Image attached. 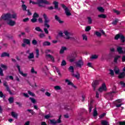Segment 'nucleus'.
Listing matches in <instances>:
<instances>
[{
    "label": "nucleus",
    "mask_w": 125,
    "mask_h": 125,
    "mask_svg": "<svg viewBox=\"0 0 125 125\" xmlns=\"http://www.w3.org/2000/svg\"><path fill=\"white\" fill-rule=\"evenodd\" d=\"M16 14H10V13H7L4 15H2L1 18H0V20L1 21V19L4 20V21H6L7 20H9V19H11L13 18V19H16Z\"/></svg>",
    "instance_id": "nucleus-1"
},
{
    "label": "nucleus",
    "mask_w": 125,
    "mask_h": 125,
    "mask_svg": "<svg viewBox=\"0 0 125 125\" xmlns=\"http://www.w3.org/2000/svg\"><path fill=\"white\" fill-rule=\"evenodd\" d=\"M29 3H32L33 4H38L39 7H43V5H42V3L44 4H50V3L47 1V0H37V2H34V1H32L30 0L29 1Z\"/></svg>",
    "instance_id": "nucleus-2"
},
{
    "label": "nucleus",
    "mask_w": 125,
    "mask_h": 125,
    "mask_svg": "<svg viewBox=\"0 0 125 125\" xmlns=\"http://www.w3.org/2000/svg\"><path fill=\"white\" fill-rule=\"evenodd\" d=\"M42 17H43V19L44 20V27H46L47 29H49V28H50V25L48 24V23L50 22V21L48 19V18L47 17V15H46L45 13H44L42 15Z\"/></svg>",
    "instance_id": "nucleus-3"
},
{
    "label": "nucleus",
    "mask_w": 125,
    "mask_h": 125,
    "mask_svg": "<svg viewBox=\"0 0 125 125\" xmlns=\"http://www.w3.org/2000/svg\"><path fill=\"white\" fill-rule=\"evenodd\" d=\"M114 39L116 41H118V40H119V39H120L121 42H125V37L124 36V35L122 34H118L117 35H116Z\"/></svg>",
    "instance_id": "nucleus-4"
},
{
    "label": "nucleus",
    "mask_w": 125,
    "mask_h": 125,
    "mask_svg": "<svg viewBox=\"0 0 125 125\" xmlns=\"http://www.w3.org/2000/svg\"><path fill=\"white\" fill-rule=\"evenodd\" d=\"M61 6H62L63 9H64L66 16H71V15H72V13L70 12V11L69 10V8H68V7H67V6L65 5V4H61Z\"/></svg>",
    "instance_id": "nucleus-5"
},
{
    "label": "nucleus",
    "mask_w": 125,
    "mask_h": 125,
    "mask_svg": "<svg viewBox=\"0 0 125 125\" xmlns=\"http://www.w3.org/2000/svg\"><path fill=\"white\" fill-rule=\"evenodd\" d=\"M76 58H77V53H73L69 56V62L72 63V62H75L76 61Z\"/></svg>",
    "instance_id": "nucleus-6"
},
{
    "label": "nucleus",
    "mask_w": 125,
    "mask_h": 125,
    "mask_svg": "<svg viewBox=\"0 0 125 125\" xmlns=\"http://www.w3.org/2000/svg\"><path fill=\"white\" fill-rule=\"evenodd\" d=\"M61 117L62 115H60L57 121L55 119L50 120V123L52 124V125H56L57 123L61 124Z\"/></svg>",
    "instance_id": "nucleus-7"
},
{
    "label": "nucleus",
    "mask_w": 125,
    "mask_h": 125,
    "mask_svg": "<svg viewBox=\"0 0 125 125\" xmlns=\"http://www.w3.org/2000/svg\"><path fill=\"white\" fill-rule=\"evenodd\" d=\"M99 85V80H95L92 83V86L93 87V89L94 91L96 90V87H97V85Z\"/></svg>",
    "instance_id": "nucleus-8"
},
{
    "label": "nucleus",
    "mask_w": 125,
    "mask_h": 125,
    "mask_svg": "<svg viewBox=\"0 0 125 125\" xmlns=\"http://www.w3.org/2000/svg\"><path fill=\"white\" fill-rule=\"evenodd\" d=\"M16 67L19 71V72L20 73V75H21V76H22V77H23L24 78H26V77L28 76V74L24 73L23 71H21L20 68V65L19 64H17Z\"/></svg>",
    "instance_id": "nucleus-9"
},
{
    "label": "nucleus",
    "mask_w": 125,
    "mask_h": 125,
    "mask_svg": "<svg viewBox=\"0 0 125 125\" xmlns=\"http://www.w3.org/2000/svg\"><path fill=\"white\" fill-rule=\"evenodd\" d=\"M114 93H117V92L115 91H113L111 92L108 93L106 94V96L107 97H108V99L109 100H110L111 101H112V100H113V97H114Z\"/></svg>",
    "instance_id": "nucleus-10"
},
{
    "label": "nucleus",
    "mask_w": 125,
    "mask_h": 125,
    "mask_svg": "<svg viewBox=\"0 0 125 125\" xmlns=\"http://www.w3.org/2000/svg\"><path fill=\"white\" fill-rule=\"evenodd\" d=\"M107 90V87L106 86V84L103 83L102 85V86L99 88V91L102 92V91H106Z\"/></svg>",
    "instance_id": "nucleus-11"
},
{
    "label": "nucleus",
    "mask_w": 125,
    "mask_h": 125,
    "mask_svg": "<svg viewBox=\"0 0 125 125\" xmlns=\"http://www.w3.org/2000/svg\"><path fill=\"white\" fill-rule=\"evenodd\" d=\"M3 84L4 86H5L7 91H8L10 94H12V92H11L10 89H9V86L7 85V82L4 81Z\"/></svg>",
    "instance_id": "nucleus-12"
},
{
    "label": "nucleus",
    "mask_w": 125,
    "mask_h": 125,
    "mask_svg": "<svg viewBox=\"0 0 125 125\" xmlns=\"http://www.w3.org/2000/svg\"><path fill=\"white\" fill-rule=\"evenodd\" d=\"M76 65L79 68H81L82 66H83V61L80 60L76 62Z\"/></svg>",
    "instance_id": "nucleus-13"
},
{
    "label": "nucleus",
    "mask_w": 125,
    "mask_h": 125,
    "mask_svg": "<svg viewBox=\"0 0 125 125\" xmlns=\"http://www.w3.org/2000/svg\"><path fill=\"white\" fill-rule=\"evenodd\" d=\"M65 82L68 83H67L68 85H71V86H72V87H74V88H75V89H77V88H78V87L76 85H74V83H72L71 82L69 81V80L66 79Z\"/></svg>",
    "instance_id": "nucleus-14"
},
{
    "label": "nucleus",
    "mask_w": 125,
    "mask_h": 125,
    "mask_svg": "<svg viewBox=\"0 0 125 125\" xmlns=\"http://www.w3.org/2000/svg\"><path fill=\"white\" fill-rule=\"evenodd\" d=\"M117 51L119 54H124V53H125V52L123 50V47H122L121 46L117 47Z\"/></svg>",
    "instance_id": "nucleus-15"
},
{
    "label": "nucleus",
    "mask_w": 125,
    "mask_h": 125,
    "mask_svg": "<svg viewBox=\"0 0 125 125\" xmlns=\"http://www.w3.org/2000/svg\"><path fill=\"white\" fill-rule=\"evenodd\" d=\"M9 56H10L9 53L4 52L1 54L0 57L3 58V57H9Z\"/></svg>",
    "instance_id": "nucleus-16"
},
{
    "label": "nucleus",
    "mask_w": 125,
    "mask_h": 125,
    "mask_svg": "<svg viewBox=\"0 0 125 125\" xmlns=\"http://www.w3.org/2000/svg\"><path fill=\"white\" fill-rule=\"evenodd\" d=\"M55 20H56V21H58V22H59V23H60V24H62V23H64V21H61L60 18H59V17H58V16H57V15L55 16Z\"/></svg>",
    "instance_id": "nucleus-17"
},
{
    "label": "nucleus",
    "mask_w": 125,
    "mask_h": 125,
    "mask_svg": "<svg viewBox=\"0 0 125 125\" xmlns=\"http://www.w3.org/2000/svg\"><path fill=\"white\" fill-rule=\"evenodd\" d=\"M23 42V43H26V44H28V45H31V41L29 39H24Z\"/></svg>",
    "instance_id": "nucleus-18"
},
{
    "label": "nucleus",
    "mask_w": 125,
    "mask_h": 125,
    "mask_svg": "<svg viewBox=\"0 0 125 125\" xmlns=\"http://www.w3.org/2000/svg\"><path fill=\"white\" fill-rule=\"evenodd\" d=\"M119 79H124L125 78V72H122L120 73L118 76Z\"/></svg>",
    "instance_id": "nucleus-19"
},
{
    "label": "nucleus",
    "mask_w": 125,
    "mask_h": 125,
    "mask_svg": "<svg viewBox=\"0 0 125 125\" xmlns=\"http://www.w3.org/2000/svg\"><path fill=\"white\" fill-rule=\"evenodd\" d=\"M65 50H67V47H66L65 46H62L60 51V54H63V53H64V51Z\"/></svg>",
    "instance_id": "nucleus-20"
},
{
    "label": "nucleus",
    "mask_w": 125,
    "mask_h": 125,
    "mask_svg": "<svg viewBox=\"0 0 125 125\" xmlns=\"http://www.w3.org/2000/svg\"><path fill=\"white\" fill-rule=\"evenodd\" d=\"M7 24L10 26H14V25H15V21H13L11 20H9L8 22H7Z\"/></svg>",
    "instance_id": "nucleus-21"
},
{
    "label": "nucleus",
    "mask_w": 125,
    "mask_h": 125,
    "mask_svg": "<svg viewBox=\"0 0 125 125\" xmlns=\"http://www.w3.org/2000/svg\"><path fill=\"white\" fill-rule=\"evenodd\" d=\"M50 44H51V43L48 41H45L42 43V45L43 46H49Z\"/></svg>",
    "instance_id": "nucleus-22"
},
{
    "label": "nucleus",
    "mask_w": 125,
    "mask_h": 125,
    "mask_svg": "<svg viewBox=\"0 0 125 125\" xmlns=\"http://www.w3.org/2000/svg\"><path fill=\"white\" fill-rule=\"evenodd\" d=\"M114 71L116 75H119L120 74V69L118 67L115 66L114 68Z\"/></svg>",
    "instance_id": "nucleus-23"
},
{
    "label": "nucleus",
    "mask_w": 125,
    "mask_h": 125,
    "mask_svg": "<svg viewBox=\"0 0 125 125\" xmlns=\"http://www.w3.org/2000/svg\"><path fill=\"white\" fill-rule=\"evenodd\" d=\"M11 116L15 119H18V114L15 112H11Z\"/></svg>",
    "instance_id": "nucleus-24"
},
{
    "label": "nucleus",
    "mask_w": 125,
    "mask_h": 125,
    "mask_svg": "<svg viewBox=\"0 0 125 125\" xmlns=\"http://www.w3.org/2000/svg\"><path fill=\"white\" fill-rule=\"evenodd\" d=\"M120 58H121V56L119 55H117L114 57V62L115 63H118V60H119V59H120Z\"/></svg>",
    "instance_id": "nucleus-25"
},
{
    "label": "nucleus",
    "mask_w": 125,
    "mask_h": 125,
    "mask_svg": "<svg viewBox=\"0 0 125 125\" xmlns=\"http://www.w3.org/2000/svg\"><path fill=\"white\" fill-rule=\"evenodd\" d=\"M98 17H99V18H103V19H105V18H107V16H106L105 14H102L99 15Z\"/></svg>",
    "instance_id": "nucleus-26"
},
{
    "label": "nucleus",
    "mask_w": 125,
    "mask_h": 125,
    "mask_svg": "<svg viewBox=\"0 0 125 125\" xmlns=\"http://www.w3.org/2000/svg\"><path fill=\"white\" fill-rule=\"evenodd\" d=\"M53 4H54V8L55 9H58L59 5H58V2L56 1H54L53 2Z\"/></svg>",
    "instance_id": "nucleus-27"
},
{
    "label": "nucleus",
    "mask_w": 125,
    "mask_h": 125,
    "mask_svg": "<svg viewBox=\"0 0 125 125\" xmlns=\"http://www.w3.org/2000/svg\"><path fill=\"white\" fill-rule=\"evenodd\" d=\"M46 56L47 57H48V58H50V59H51V60H52V62H54V57H53V56H52V55H51L50 54H48V55H46Z\"/></svg>",
    "instance_id": "nucleus-28"
},
{
    "label": "nucleus",
    "mask_w": 125,
    "mask_h": 125,
    "mask_svg": "<svg viewBox=\"0 0 125 125\" xmlns=\"http://www.w3.org/2000/svg\"><path fill=\"white\" fill-rule=\"evenodd\" d=\"M28 59H33L35 58L34 53H29V55L28 57Z\"/></svg>",
    "instance_id": "nucleus-29"
},
{
    "label": "nucleus",
    "mask_w": 125,
    "mask_h": 125,
    "mask_svg": "<svg viewBox=\"0 0 125 125\" xmlns=\"http://www.w3.org/2000/svg\"><path fill=\"white\" fill-rule=\"evenodd\" d=\"M97 9L100 12L103 13L104 11H105V10L102 7H98Z\"/></svg>",
    "instance_id": "nucleus-30"
},
{
    "label": "nucleus",
    "mask_w": 125,
    "mask_h": 125,
    "mask_svg": "<svg viewBox=\"0 0 125 125\" xmlns=\"http://www.w3.org/2000/svg\"><path fill=\"white\" fill-rule=\"evenodd\" d=\"M8 100L9 103H10V104H12V103H13V102H14V99L12 97H10L8 99Z\"/></svg>",
    "instance_id": "nucleus-31"
},
{
    "label": "nucleus",
    "mask_w": 125,
    "mask_h": 125,
    "mask_svg": "<svg viewBox=\"0 0 125 125\" xmlns=\"http://www.w3.org/2000/svg\"><path fill=\"white\" fill-rule=\"evenodd\" d=\"M29 100H31V102L33 104H36L37 103V101L34 98L30 97Z\"/></svg>",
    "instance_id": "nucleus-32"
},
{
    "label": "nucleus",
    "mask_w": 125,
    "mask_h": 125,
    "mask_svg": "<svg viewBox=\"0 0 125 125\" xmlns=\"http://www.w3.org/2000/svg\"><path fill=\"white\" fill-rule=\"evenodd\" d=\"M39 17H40V15H39V14H38V13L35 12L33 14V18H39Z\"/></svg>",
    "instance_id": "nucleus-33"
},
{
    "label": "nucleus",
    "mask_w": 125,
    "mask_h": 125,
    "mask_svg": "<svg viewBox=\"0 0 125 125\" xmlns=\"http://www.w3.org/2000/svg\"><path fill=\"white\" fill-rule=\"evenodd\" d=\"M35 31H37V32H41V33H42L43 31L41 29V27H36L35 28Z\"/></svg>",
    "instance_id": "nucleus-34"
},
{
    "label": "nucleus",
    "mask_w": 125,
    "mask_h": 125,
    "mask_svg": "<svg viewBox=\"0 0 125 125\" xmlns=\"http://www.w3.org/2000/svg\"><path fill=\"white\" fill-rule=\"evenodd\" d=\"M118 22H119V20L118 19H115V21H112V24L115 25L118 24Z\"/></svg>",
    "instance_id": "nucleus-35"
},
{
    "label": "nucleus",
    "mask_w": 125,
    "mask_h": 125,
    "mask_svg": "<svg viewBox=\"0 0 125 125\" xmlns=\"http://www.w3.org/2000/svg\"><path fill=\"white\" fill-rule=\"evenodd\" d=\"M27 112H29L31 115H36V112L32 109H28L27 110Z\"/></svg>",
    "instance_id": "nucleus-36"
},
{
    "label": "nucleus",
    "mask_w": 125,
    "mask_h": 125,
    "mask_svg": "<svg viewBox=\"0 0 125 125\" xmlns=\"http://www.w3.org/2000/svg\"><path fill=\"white\" fill-rule=\"evenodd\" d=\"M36 55L35 56V57L36 58H39V56H40V50H39V49H36Z\"/></svg>",
    "instance_id": "nucleus-37"
},
{
    "label": "nucleus",
    "mask_w": 125,
    "mask_h": 125,
    "mask_svg": "<svg viewBox=\"0 0 125 125\" xmlns=\"http://www.w3.org/2000/svg\"><path fill=\"white\" fill-rule=\"evenodd\" d=\"M68 71H69V72H71V73H74V66H70L68 68Z\"/></svg>",
    "instance_id": "nucleus-38"
},
{
    "label": "nucleus",
    "mask_w": 125,
    "mask_h": 125,
    "mask_svg": "<svg viewBox=\"0 0 125 125\" xmlns=\"http://www.w3.org/2000/svg\"><path fill=\"white\" fill-rule=\"evenodd\" d=\"M21 7H22V10L23 11H27V6H26V5L25 4H22V5H21Z\"/></svg>",
    "instance_id": "nucleus-39"
},
{
    "label": "nucleus",
    "mask_w": 125,
    "mask_h": 125,
    "mask_svg": "<svg viewBox=\"0 0 125 125\" xmlns=\"http://www.w3.org/2000/svg\"><path fill=\"white\" fill-rule=\"evenodd\" d=\"M98 58V56L97 55H93L90 57L91 59H97Z\"/></svg>",
    "instance_id": "nucleus-40"
},
{
    "label": "nucleus",
    "mask_w": 125,
    "mask_h": 125,
    "mask_svg": "<svg viewBox=\"0 0 125 125\" xmlns=\"http://www.w3.org/2000/svg\"><path fill=\"white\" fill-rule=\"evenodd\" d=\"M61 66H66L67 65V62H66V61L62 60L61 63Z\"/></svg>",
    "instance_id": "nucleus-41"
},
{
    "label": "nucleus",
    "mask_w": 125,
    "mask_h": 125,
    "mask_svg": "<svg viewBox=\"0 0 125 125\" xmlns=\"http://www.w3.org/2000/svg\"><path fill=\"white\" fill-rule=\"evenodd\" d=\"M64 34L65 35V36H66V37H67L66 38L67 40H69V39H71V37L69 36V32L68 31H65L64 32Z\"/></svg>",
    "instance_id": "nucleus-42"
},
{
    "label": "nucleus",
    "mask_w": 125,
    "mask_h": 125,
    "mask_svg": "<svg viewBox=\"0 0 125 125\" xmlns=\"http://www.w3.org/2000/svg\"><path fill=\"white\" fill-rule=\"evenodd\" d=\"M98 115V113L97 112V110L96 109H95L94 110L93 116V117H96Z\"/></svg>",
    "instance_id": "nucleus-43"
},
{
    "label": "nucleus",
    "mask_w": 125,
    "mask_h": 125,
    "mask_svg": "<svg viewBox=\"0 0 125 125\" xmlns=\"http://www.w3.org/2000/svg\"><path fill=\"white\" fill-rule=\"evenodd\" d=\"M31 72L32 73V74H35L36 75L38 74V72L35 71V68H34V67L32 68L31 70Z\"/></svg>",
    "instance_id": "nucleus-44"
},
{
    "label": "nucleus",
    "mask_w": 125,
    "mask_h": 125,
    "mask_svg": "<svg viewBox=\"0 0 125 125\" xmlns=\"http://www.w3.org/2000/svg\"><path fill=\"white\" fill-rule=\"evenodd\" d=\"M95 34L97 36V37H101V33L98 32V31H96L95 33Z\"/></svg>",
    "instance_id": "nucleus-45"
},
{
    "label": "nucleus",
    "mask_w": 125,
    "mask_h": 125,
    "mask_svg": "<svg viewBox=\"0 0 125 125\" xmlns=\"http://www.w3.org/2000/svg\"><path fill=\"white\" fill-rule=\"evenodd\" d=\"M91 30V27L88 26L86 27V28L85 29V32H89Z\"/></svg>",
    "instance_id": "nucleus-46"
},
{
    "label": "nucleus",
    "mask_w": 125,
    "mask_h": 125,
    "mask_svg": "<svg viewBox=\"0 0 125 125\" xmlns=\"http://www.w3.org/2000/svg\"><path fill=\"white\" fill-rule=\"evenodd\" d=\"M39 37L40 39H42V38H44V37H45V34H44V33H40Z\"/></svg>",
    "instance_id": "nucleus-47"
},
{
    "label": "nucleus",
    "mask_w": 125,
    "mask_h": 125,
    "mask_svg": "<svg viewBox=\"0 0 125 125\" xmlns=\"http://www.w3.org/2000/svg\"><path fill=\"white\" fill-rule=\"evenodd\" d=\"M87 19L88 24H92V20L91 19V18L88 17Z\"/></svg>",
    "instance_id": "nucleus-48"
},
{
    "label": "nucleus",
    "mask_w": 125,
    "mask_h": 125,
    "mask_svg": "<svg viewBox=\"0 0 125 125\" xmlns=\"http://www.w3.org/2000/svg\"><path fill=\"white\" fill-rule=\"evenodd\" d=\"M31 21L32 23H36L38 21V19L35 18H33L31 20Z\"/></svg>",
    "instance_id": "nucleus-49"
},
{
    "label": "nucleus",
    "mask_w": 125,
    "mask_h": 125,
    "mask_svg": "<svg viewBox=\"0 0 125 125\" xmlns=\"http://www.w3.org/2000/svg\"><path fill=\"white\" fill-rule=\"evenodd\" d=\"M54 89L55 90H60L61 89V87L59 85H57L54 86Z\"/></svg>",
    "instance_id": "nucleus-50"
},
{
    "label": "nucleus",
    "mask_w": 125,
    "mask_h": 125,
    "mask_svg": "<svg viewBox=\"0 0 125 125\" xmlns=\"http://www.w3.org/2000/svg\"><path fill=\"white\" fill-rule=\"evenodd\" d=\"M1 68H2V69H4L5 70H6L7 69V66L2 63L0 64Z\"/></svg>",
    "instance_id": "nucleus-51"
},
{
    "label": "nucleus",
    "mask_w": 125,
    "mask_h": 125,
    "mask_svg": "<svg viewBox=\"0 0 125 125\" xmlns=\"http://www.w3.org/2000/svg\"><path fill=\"white\" fill-rule=\"evenodd\" d=\"M0 97H1V98H5V95L3 94L2 91H0Z\"/></svg>",
    "instance_id": "nucleus-52"
},
{
    "label": "nucleus",
    "mask_w": 125,
    "mask_h": 125,
    "mask_svg": "<svg viewBox=\"0 0 125 125\" xmlns=\"http://www.w3.org/2000/svg\"><path fill=\"white\" fill-rule=\"evenodd\" d=\"M0 77H3V71L2 70V69H1V67H0Z\"/></svg>",
    "instance_id": "nucleus-53"
},
{
    "label": "nucleus",
    "mask_w": 125,
    "mask_h": 125,
    "mask_svg": "<svg viewBox=\"0 0 125 125\" xmlns=\"http://www.w3.org/2000/svg\"><path fill=\"white\" fill-rule=\"evenodd\" d=\"M102 125H108V122L105 121V120H103L101 123Z\"/></svg>",
    "instance_id": "nucleus-54"
},
{
    "label": "nucleus",
    "mask_w": 125,
    "mask_h": 125,
    "mask_svg": "<svg viewBox=\"0 0 125 125\" xmlns=\"http://www.w3.org/2000/svg\"><path fill=\"white\" fill-rule=\"evenodd\" d=\"M107 56L109 59H112V58L114 57V56H113V53H109Z\"/></svg>",
    "instance_id": "nucleus-55"
},
{
    "label": "nucleus",
    "mask_w": 125,
    "mask_h": 125,
    "mask_svg": "<svg viewBox=\"0 0 125 125\" xmlns=\"http://www.w3.org/2000/svg\"><path fill=\"white\" fill-rule=\"evenodd\" d=\"M32 43L33 45H36V44H38V41L36 40H32Z\"/></svg>",
    "instance_id": "nucleus-56"
},
{
    "label": "nucleus",
    "mask_w": 125,
    "mask_h": 125,
    "mask_svg": "<svg viewBox=\"0 0 125 125\" xmlns=\"http://www.w3.org/2000/svg\"><path fill=\"white\" fill-rule=\"evenodd\" d=\"M80 73H79L78 72L76 73V74L74 75L75 78H76L77 79H80Z\"/></svg>",
    "instance_id": "nucleus-57"
},
{
    "label": "nucleus",
    "mask_w": 125,
    "mask_h": 125,
    "mask_svg": "<svg viewBox=\"0 0 125 125\" xmlns=\"http://www.w3.org/2000/svg\"><path fill=\"white\" fill-rule=\"evenodd\" d=\"M28 94H29V95H30L31 96H33V97H35V93L31 92V91H28Z\"/></svg>",
    "instance_id": "nucleus-58"
},
{
    "label": "nucleus",
    "mask_w": 125,
    "mask_h": 125,
    "mask_svg": "<svg viewBox=\"0 0 125 125\" xmlns=\"http://www.w3.org/2000/svg\"><path fill=\"white\" fill-rule=\"evenodd\" d=\"M109 71H110V75H111V76H114L115 73H114V70H113L112 69H109Z\"/></svg>",
    "instance_id": "nucleus-59"
},
{
    "label": "nucleus",
    "mask_w": 125,
    "mask_h": 125,
    "mask_svg": "<svg viewBox=\"0 0 125 125\" xmlns=\"http://www.w3.org/2000/svg\"><path fill=\"white\" fill-rule=\"evenodd\" d=\"M26 11H27V16H31V15H32V12H31V11H30V9H27L26 10Z\"/></svg>",
    "instance_id": "nucleus-60"
},
{
    "label": "nucleus",
    "mask_w": 125,
    "mask_h": 125,
    "mask_svg": "<svg viewBox=\"0 0 125 125\" xmlns=\"http://www.w3.org/2000/svg\"><path fill=\"white\" fill-rule=\"evenodd\" d=\"M38 21L40 24H42L43 23V20H42V18H40L38 19Z\"/></svg>",
    "instance_id": "nucleus-61"
},
{
    "label": "nucleus",
    "mask_w": 125,
    "mask_h": 125,
    "mask_svg": "<svg viewBox=\"0 0 125 125\" xmlns=\"http://www.w3.org/2000/svg\"><path fill=\"white\" fill-rule=\"evenodd\" d=\"M121 85H122V87H125V82L121 81L120 83Z\"/></svg>",
    "instance_id": "nucleus-62"
},
{
    "label": "nucleus",
    "mask_w": 125,
    "mask_h": 125,
    "mask_svg": "<svg viewBox=\"0 0 125 125\" xmlns=\"http://www.w3.org/2000/svg\"><path fill=\"white\" fill-rule=\"evenodd\" d=\"M25 31L26 33H30V27H26L25 28Z\"/></svg>",
    "instance_id": "nucleus-63"
},
{
    "label": "nucleus",
    "mask_w": 125,
    "mask_h": 125,
    "mask_svg": "<svg viewBox=\"0 0 125 125\" xmlns=\"http://www.w3.org/2000/svg\"><path fill=\"white\" fill-rule=\"evenodd\" d=\"M120 125H125V121H120L119 122Z\"/></svg>",
    "instance_id": "nucleus-64"
}]
</instances>
